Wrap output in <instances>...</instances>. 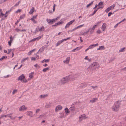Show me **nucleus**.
I'll use <instances>...</instances> for the list:
<instances>
[{
    "label": "nucleus",
    "instance_id": "nucleus-34",
    "mask_svg": "<svg viewBox=\"0 0 126 126\" xmlns=\"http://www.w3.org/2000/svg\"><path fill=\"white\" fill-rule=\"evenodd\" d=\"M63 22H64L63 21H61V22L59 21L57 23V24H58V25H59L60 24H62L63 23Z\"/></svg>",
    "mask_w": 126,
    "mask_h": 126
},
{
    "label": "nucleus",
    "instance_id": "nucleus-38",
    "mask_svg": "<svg viewBox=\"0 0 126 126\" xmlns=\"http://www.w3.org/2000/svg\"><path fill=\"white\" fill-rule=\"evenodd\" d=\"M97 11V10H96V9H95L94 11V12H93L92 14H91V15L92 16H93L94 14H95L96 13Z\"/></svg>",
    "mask_w": 126,
    "mask_h": 126
},
{
    "label": "nucleus",
    "instance_id": "nucleus-63",
    "mask_svg": "<svg viewBox=\"0 0 126 126\" xmlns=\"http://www.w3.org/2000/svg\"><path fill=\"white\" fill-rule=\"evenodd\" d=\"M8 52L7 53V54H9L11 52V51L12 50V49H8Z\"/></svg>",
    "mask_w": 126,
    "mask_h": 126
},
{
    "label": "nucleus",
    "instance_id": "nucleus-7",
    "mask_svg": "<svg viewBox=\"0 0 126 126\" xmlns=\"http://www.w3.org/2000/svg\"><path fill=\"white\" fill-rule=\"evenodd\" d=\"M27 109V108L26 107L25 105H23L20 107L19 109V110L20 111H23Z\"/></svg>",
    "mask_w": 126,
    "mask_h": 126
},
{
    "label": "nucleus",
    "instance_id": "nucleus-44",
    "mask_svg": "<svg viewBox=\"0 0 126 126\" xmlns=\"http://www.w3.org/2000/svg\"><path fill=\"white\" fill-rule=\"evenodd\" d=\"M21 11L22 10L21 9H18V10L16 11V13H20L21 12Z\"/></svg>",
    "mask_w": 126,
    "mask_h": 126
},
{
    "label": "nucleus",
    "instance_id": "nucleus-13",
    "mask_svg": "<svg viewBox=\"0 0 126 126\" xmlns=\"http://www.w3.org/2000/svg\"><path fill=\"white\" fill-rule=\"evenodd\" d=\"M106 24L105 23H104L102 26V27L101 28L102 29V31H104L106 29Z\"/></svg>",
    "mask_w": 126,
    "mask_h": 126
},
{
    "label": "nucleus",
    "instance_id": "nucleus-55",
    "mask_svg": "<svg viewBox=\"0 0 126 126\" xmlns=\"http://www.w3.org/2000/svg\"><path fill=\"white\" fill-rule=\"evenodd\" d=\"M20 1H19L18 2H17L14 5V6H17L19 5V3L20 2Z\"/></svg>",
    "mask_w": 126,
    "mask_h": 126
},
{
    "label": "nucleus",
    "instance_id": "nucleus-45",
    "mask_svg": "<svg viewBox=\"0 0 126 126\" xmlns=\"http://www.w3.org/2000/svg\"><path fill=\"white\" fill-rule=\"evenodd\" d=\"M114 14V12L113 13H112L111 12H110L108 14V16L109 17L111 16V15L112 14Z\"/></svg>",
    "mask_w": 126,
    "mask_h": 126
},
{
    "label": "nucleus",
    "instance_id": "nucleus-47",
    "mask_svg": "<svg viewBox=\"0 0 126 126\" xmlns=\"http://www.w3.org/2000/svg\"><path fill=\"white\" fill-rule=\"evenodd\" d=\"M16 116H15L14 117H12L11 116H10V119L12 120H14L16 118Z\"/></svg>",
    "mask_w": 126,
    "mask_h": 126
},
{
    "label": "nucleus",
    "instance_id": "nucleus-23",
    "mask_svg": "<svg viewBox=\"0 0 126 126\" xmlns=\"http://www.w3.org/2000/svg\"><path fill=\"white\" fill-rule=\"evenodd\" d=\"M70 110L72 111H74L75 110V109L74 107V106H73L72 107H71L70 109Z\"/></svg>",
    "mask_w": 126,
    "mask_h": 126
},
{
    "label": "nucleus",
    "instance_id": "nucleus-15",
    "mask_svg": "<svg viewBox=\"0 0 126 126\" xmlns=\"http://www.w3.org/2000/svg\"><path fill=\"white\" fill-rule=\"evenodd\" d=\"M97 98H94L92 100H90V102L92 103H93L97 101Z\"/></svg>",
    "mask_w": 126,
    "mask_h": 126
},
{
    "label": "nucleus",
    "instance_id": "nucleus-59",
    "mask_svg": "<svg viewBox=\"0 0 126 126\" xmlns=\"http://www.w3.org/2000/svg\"><path fill=\"white\" fill-rule=\"evenodd\" d=\"M120 23L119 22L118 23H117V24H116V25H115L114 26V28H116V27H117V26H118V25Z\"/></svg>",
    "mask_w": 126,
    "mask_h": 126
},
{
    "label": "nucleus",
    "instance_id": "nucleus-43",
    "mask_svg": "<svg viewBox=\"0 0 126 126\" xmlns=\"http://www.w3.org/2000/svg\"><path fill=\"white\" fill-rule=\"evenodd\" d=\"M9 114L7 115H3V116H4V117H6L7 116H8V117H10V116H10V115H10V114Z\"/></svg>",
    "mask_w": 126,
    "mask_h": 126
},
{
    "label": "nucleus",
    "instance_id": "nucleus-16",
    "mask_svg": "<svg viewBox=\"0 0 126 126\" xmlns=\"http://www.w3.org/2000/svg\"><path fill=\"white\" fill-rule=\"evenodd\" d=\"M70 59V58L69 57L67 58L66 60H65L64 62H66L67 63H68Z\"/></svg>",
    "mask_w": 126,
    "mask_h": 126
},
{
    "label": "nucleus",
    "instance_id": "nucleus-61",
    "mask_svg": "<svg viewBox=\"0 0 126 126\" xmlns=\"http://www.w3.org/2000/svg\"><path fill=\"white\" fill-rule=\"evenodd\" d=\"M17 90H14L13 92H12V94H14L15 92H17Z\"/></svg>",
    "mask_w": 126,
    "mask_h": 126
},
{
    "label": "nucleus",
    "instance_id": "nucleus-2",
    "mask_svg": "<svg viewBox=\"0 0 126 126\" xmlns=\"http://www.w3.org/2000/svg\"><path fill=\"white\" fill-rule=\"evenodd\" d=\"M25 77L24 74H22L18 77L17 80L18 81L20 80L23 83H26L27 81V80L26 79L25 80Z\"/></svg>",
    "mask_w": 126,
    "mask_h": 126
},
{
    "label": "nucleus",
    "instance_id": "nucleus-12",
    "mask_svg": "<svg viewBox=\"0 0 126 126\" xmlns=\"http://www.w3.org/2000/svg\"><path fill=\"white\" fill-rule=\"evenodd\" d=\"M85 114H83V115H81L79 117V120H80V121H81L83 119H85Z\"/></svg>",
    "mask_w": 126,
    "mask_h": 126
},
{
    "label": "nucleus",
    "instance_id": "nucleus-20",
    "mask_svg": "<svg viewBox=\"0 0 126 126\" xmlns=\"http://www.w3.org/2000/svg\"><path fill=\"white\" fill-rule=\"evenodd\" d=\"M50 60L49 59H47V60L46 59H44L42 61H41V62L42 63H44V62H45V63H47L49 62V61Z\"/></svg>",
    "mask_w": 126,
    "mask_h": 126
},
{
    "label": "nucleus",
    "instance_id": "nucleus-39",
    "mask_svg": "<svg viewBox=\"0 0 126 126\" xmlns=\"http://www.w3.org/2000/svg\"><path fill=\"white\" fill-rule=\"evenodd\" d=\"M103 2L102 1H101L100 2H99L98 5H97L98 6H99L100 5H103Z\"/></svg>",
    "mask_w": 126,
    "mask_h": 126
},
{
    "label": "nucleus",
    "instance_id": "nucleus-5",
    "mask_svg": "<svg viewBox=\"0 0 126 126\" xmlns=\"http://www.w3.org/2000/svg\"><path fill=\"white\" fill-rule=\"evenodd\" d=\"M46 20L49 25L52 24L53 23H54L56 22V21L55 20V19H50L47 18L46 19Z\"/></svg>",
    "mask_w": 126,
    "mask_h": 126
},
{
    "label": "nucleus",
    "instance_id": "nucleus-6",
    "mask_svg": "<svg viewBox=\"0 0 126 126\" xmlns=\"http://www.w3.org/2000/svg\"><path fill=\"white\" fill-rule=\"evenodd\" d=\"M68 78V79L69 81V80H73L75 79L76 78V77L75 75H69L68 77H67Z\"/></svg>",
    "mask_w": 126,
    "mask_h": 126
},
{
    "label": "nucleus",
    "instance_id": "nucleus-49",
    "mask_svg": "<svg viewBox=\"0 0 126 126\" xmlns=\"http://www.w3.org/2000/svg\"><path fill=\"white\" fill-rule=\"evenodd\" d=\"M83 25H84V24L80 25L78 26L77 27H76V28L77 29L78 28H80V27H82L83 26Z\"/></svg>",
    "mask_w": 126,
    "mask_h": 126
},
{
    "label": "nucleus",
    "instance_id": "nucleus-40",
    "mask_svg": "<svg viewBox=\"0 0 126 126\" xmlns=\"http://www.w3.org/2000/svg\"><path fill=\"white\" fill-rule=\"evenodd\" d=\"M44 50L42 48V47L41 48L39 49V50L38 51H40L41 53L43 51H44Z\"/></svg>",
    "mask_w": 126,
    "mask_h": 126
},
{
    "label": "nucleus",
    "instance_id": "nucleus-24",
    "mask_svg": "<svg viewBox=\"0 0 126 126\" xmlns=\"http://www.w3.org/2000/svg\"><path fill=\"white\" fill-rule=\"evenodd\" d=\"M115 6V5L113 4V5H111V6L109 7V8L110 10H112L113 9L114 7Z\"/></svg>",
    "mask_w": 126,
    "mask_h": 126
},
{
    "label": "nucleus",
    "instance_id": "nucleus-11",
    "mask_svg": "<svg viewBox=\"0 0 126 126\" xmlns=\"http://www.w3.org/2000/svg\"><path fill=\"white\" fill-rule=\"evenodd\" d=\"M27 115L31 117L33 116L32 112V111H27L26 113Z\"/></svg>",
    "mask_w": 126,
    "mask_h": 126
},
{
    "label": "nucleus",
    "instance_id": "nucleus-25",
    "mask_svg": "<svg viewBox=\"0 0 126 126\" xmlns=\"http://www.w3.org/2000/svg\"><path fill=\"white\" fill-rule=\"evenodd\" d=\"M47 96V94L44 95H41L40 96V97L41 98H44Z\"/></svg>",
    "mask_w": 126,
    "mask_h": 126
},
{
    "label": "nucleus",
    "instance_id": "nucleus-35",
    "mask_svg": "<svg viewBox=\"0 0 126 126\" xmlns=\"http://www.w3.org/2000/svg\"><path fill=\"white\" fill-rule=\"evenodd\" d=\"M39 29V31L41 32L42 31V29H43L44 30V26H42V27H41L40 28H38Z\"/></svg>",
    "mask_w": 126,
    "mask_h": 126
},
{
    "label": "nucleus",
    "instance_id": "nucleus-62",
    "mask_svg": "<svg viewBox=\"0 0 126 126\" xmlns=\"http://www.w3.org/2000/svg\"><path fill=\"white\" fill-rule=\"evenodd\" d=\"M5 15V14H3L2 13H0V16H1L3 17Z\"/></svg>",
    "mask_w": 126,
    "mask_h": 126
},
{
    "label": "nucleus",
    "instance_id": "nucleus-64",
    "mask_svg": "<svg viewBox=\"0 0 126 126\" xmlns=\"http://www.w3.org/2000/svg\"><path fill=\"white\" fill-rule=\"evenodd\" d=\"M40 110V109H37L36 110V111L35 112L36 113H38V111H39Z\"/></svg>",
    "mask_w": 126,
    "mask_h": 126
},
{
    "label": "nucleus",
    "instance_id": "nucleus-17",
    "mask_svg": "<svg viewBox=\"0 0 126 126\" xmlns=\"http://www.w3.org/2000/svg\"><path fill=\"white\" fill-rule=\"evenodd\" d=\"M35 9L34 7H32V8L31 10L29 12V13L30 14H32L34 11Z\"/></svg>",
    "mask_w": 126,
    "mask_h": 126
},
{
    "label": "nucleus",
    "instance_id": "nucleus-60",
    "mask_svg": "<svg viewBox=\"0 0 126 126\" xmlns=\"http://www.w3.org/2000/svg\"><path fill=\"white\" fill-rule=\"evenodd\" d=\"M37 15H36L35 16H32V18H34V19H35L36 18V17H37Z\"/></svg>",
    "mask_w": 126,
    "mask_h": 126
},
{
    "label": "nucleus",
    "instance_id": "nucleus-42",
    "mask_svg": "<svg viewBox=\"0 0 126 126\" xmlns=\"http://www.w3.org/2000/svg\"><path fill=\"white\" fill-rule=\"evenodd\" d=\"M41 36H39L38 37H37L36 38H35V39H36V40H38L39 39H41Z\"/></svg>",
    "mask_w": 126,
    "mask_h": 126
},
{
    "label": "nucleus",
    "instance_id": "nucleus-1",
    "mask_svg": "<svg viewBox=\"0 0 126 126\" xmlns=\"http://www.w3.org/2000/svg\"><path fill=\"white\" fill-rule=\"evenodd\" d=\"M120 102V101H118L114 103V105L112 107V109L113 111H117L118 110L119 108L121 105Z\"/></svg>",
    "mask_w": 126,
    "mask_h": 126
},
{
    "label": "nucleus",
    "instance_id": "nucleus-26",
    "mask_svg": "<svg viewBox=\"0 0 126 126\" xmlns=\"http://www.w3.org/2000/svg\"><path fill=\"white\" fill-rule=\"evenodd\" d=\"M25 14L22 15L20 16L19 19L20 20L22 19H23L25 17Z\"/></svg>",
    "mask_w": 126,
    "mask_h": 126
},
{
    "label": "nucleus",
    "instance_id": "nucleus-53",
    "mask_svg": "<svg viewBox=\"0 0 126 126\" xmlns=\"http://www.w3.org/2000/svg\"><path fill=\"white\" fill-rule=\"evenodd\" d=\"M76 29H77L76 28V27L75 28L73 29L72 30H69V31L71 32H72L74 31Z\"/></svg>",
    "mask_w": 126,
    "mask_h": 126
},
{
    "label": "nucleus",
    "instance_id": "nucleus-14",
    "mask_svg": "<svg viewBox=\"0 0 126 126\" xmlns=\"http://www.w3.org/2000/svg\"><path fill=\"white\" fill-rule=\"evenodd\" d=\"M51 103L50 102L46 104L45 106V107L47 108H50L51 107Z\"/></svg>",
    "mask_w": 126,
    "mask_h": 126
},
{
    "label": "nucleus",
    "instance_id": "nucleus-57",
    "mask_svg": "<svg viewBox=\"0 0 126 126\" xmlns=\"http://www.w3.org/2000/svg\"><path fill=\"white\" fill-rule=\"evenodd\" d=\"M36 40V39H35V38H34L33 39L31 40H30V42H31L32 41H34Z\"/></svg>",
    "mask_w": 126,
    "mask_h": 126
},
{
    "label": "nucleus",
    "instance_id": "nucleus-21",
    "mask_svg": "<svg viewBox=\"0 0 126 126\" xmlns=\"http://www.w3.org/2000/svg\"><path fill=\"white\" fill-rule=\"evenodd\" d=\"M50 67H48L46 68H44L43 69L42 71L44 72H46L47 70H48L49 69Z\"/></svg>",
    "mask_w": 126,
    "mask_h": 126
},
{
    "label": "nucleus",
    "instance_id": "nucleus-9",
    "mask_svg": "<svg viewBox=\"0 0 126 126\" xmlns=\"http://www.w3.org/2000/svg\"><path fill=\"white\" fill-rule=\"evenodd\" d=\"M79 87L80 88H83L86 87L87 85V84L86 83H84L80 84Z\"/></svg>",
    "mask_w": 126,
    "mask_h": 126
},
{
    "label": "nucleus",
    "instance_id": "nucleus-41",
    "mask_svg": "<svg viewBox=\"0 0 126 126\" xmlns=\"http://www.w3.org/2000/svg\"><path fill=\"white\" fill-rule=\"evenodd\" d=\"M12 40L11 39H10V41L8 42V43L9 46H11V43L12 42Z\"/></svg>",
    "mask_w": 126,
    "mask_h": 126
},
{
    "label": "nucleus",
    "instance_id": "nucleus-19",
    "mask_svg": "<svg viewBox=\"0 0 126 126\" xmlns=\"http://www.w3.org/2000/svg\"><path fill=\"white\" fill-rule=\"evenodd\" d=\"M88 31H89V32H90V33L91 34H92L94 32V30L91 28L89 29V30Z\"/></svg>",
    "mask_w": 126,
    "mask_h": 126
},
{
    "label": "nucleus",
    "instance_id": "nucleus-4",
    "mask_svg": "<svg viewBox=\"0 0 126 126\" xmlns=\"http://www.w3.org/2000/svg\"><path fill=\"white\" fill-rule=\"evenodd\" d=\"M91 67L92 68L93 67H94V69L95 70L96 68H98L99 67L98 63L95 62H94L93 63L91 64Z\"/></svg>",
    "mask_w": 126,
    "mask_h": 126
},
{
    "label": "nucleus",
    "instance_id": "nucleus-56",
    "mask_svg": "<svg viewBox=\"0 0 126 126\" xmlns=\"http://www.w3.org/2000/svg\"><path fill=\"white\" fill-rule=\"evenodd\" d=\"M36 59L35 57H32L31 58V60L32 61H35Z\"/></svg>",
    "mask_w": 126,
    "mask_h": 126
},
{
    "label": "nucleus",
    "instance_id": "nucleus-37",
    "mask_svg": "<svg viewBox=\"0 0 126 126\" xmlns=\"http://www.w3.org/2000/svg\"><path fill=\"white\" fill-rule=\"evenodd\" d=\"M82 47H77L76 48V51H78Z\"/></svg>",
    "mask_w": 126,
    "mask_h": 126
},
{
    "label": "nucleus",
    "instance_id": "nucleus-52",
    "mask_svg": "<svg viewBox=\"0 0 126 126\" xmlns=\"http://www.w3.org/2000/svg\"><path fill=\"white\" fill-rule=\"evenodd\" d=\"M89 32V31H87L86 32H84V33L82 34V35H85V34H87L88 32Z\"/></svg>",
    "mask_w": 126,
    "mask_h": 126
},
{
    "label": "nucleus",
    "instance_id": "nucleus-28",
    "mask_svg": "<svg viewBox=\"0 0 126 126\" xmlns=\"http://www.w3.org/2000/svg\"><path fill=\"white\" fill-rule=\"evenodd\" d=\"M7 58V57L6 56H3L0 59V61H2L4 59H6Z\"/></svg>",
    "mask_w": 126,
    "mask_h": 126
},
{
    "label": "nucleus",
    "instance_id": "nucleus-18",
    "mask_svg": "<svg viewBox=\"0 0 126 126\" xmlns=\"http://www.w3.org/2000/svg\"><path fill=\"white\" fill-rule=\"evenodd\" d=\"M34 74V72H32L29 74V77L31 78H33V75Z\"/></svg>",
    "mask_w": 126,
    "mask_h": 126
},
{
    "label": "nucleus",
    "instance_id": "nucleus-3",
    "mask_svg": "<svg viewBox=\"0 0 126 126\" xmlns=\"http://www.w3.org/2000/svg\"><path fill=\"white\" fill-rule=\"evenodd\" d=\"M68 79V78L67 77L62 78L61 81V83L62 84H64L65 83L69 82Z\"/></svg>",
    "mask_w": 126,
    "mask_h": 126
},
{
    "label": "nucleus",
    "instance_id": "nucleus-32",
    "mask_svg": "<svg viewBox=\"0 0 126 126\" xmlns=\"http://www.w3.org/2000/svg\"><path fill=\"white\" fill-rule=\"evenodd\" d=\"M35 50V49H33L32 50H31L28 53V55H30Z\"/></svg>",
    "mask_w": 126,
    "mask_h": 126
},
{
    "label": "nucleus",
    "instance_id": "nucleus-58",
    "mask_svg": "<svg viewBox=\"0 0 126 126\" xmlns=\"http://www.w3.org/2000/svg\"><path fill=\"white\" fill-rule=\"evenodd\" d=\"M123 70L124 71H126V67H124L121 69V71Z\"/></svg>",
    "mask_w": 126,
    "mask_h": 126
},
{
    "label": "nucleus",
    "instance_id": "nucleus-51",
    "mask_svg": "<svg viewBox=\"0 0 126 126\" xmlns=\"http://www.w3.org/2000/svg\"><path fill=\"white\" fill-rule=\"evenodd\" d=\"M60 17V16H57L56 18L55 19H55V20L56 21V20H57L59 19Z\"/></svg>",
    "mask_w": 126,
    "mask_h": 126
},
{
    "label": "nucleus",
    "instance_id": "nucleus-54",
    "mask_svg": "<svg viewBox=\"0 0 126 126\" xmlns=\"http://www.w3.org/2000/svg\"><path fill=\"white\" fill-rule=\"evenodd\" d=\"M20 20L19 19H18V20L15 23V25H16L17 24H18V23L20 21Z\"/></svg>",
    "mask_w": 126,
    "mask_h": 126
},
{
    "label": "nucleus",
    "instance_id": "nucleus-33",
    "mask_svg": "<svg viewBox=\"0 0 126 126\" xmlns=\"http://www.w3.org/2000/svg\"><path fill=\"white\" fill-rule=\"evenodd\" d=\"M110 10V9L108 7L105 10V12L106 13H108Z\"/></svg>",
    "mask_w": 126,
    "mask_h": 126
},
{
    "label": "nucleus",
    "instance_id": "nucleus-22",
    "mask_svg": "<svg viewBox=\"0 0 126 126\" xmlns=\"http://www.w3.org/2000/svg\"><path fill=\"white\" fill-rule=\"evenodd\" d=\"M62 41H62V40H61L59 41L57 43V44H56V46H58L61 44L63 42Z\"/></svg>",
    "mask_w": 126,
    "mask_h": 126
},
{
    "label": "nucleus",
    "instance_id": "nucleus-48",
    "mask_svg": "<svg viewBox=\"0 0 126 126\" xmlns=\"http://www.w3.org/2000/svg\"><path fill=\"white\" fill-rule=\"evenodd\" d=\"M97 26V25H94L93 26L92 28H91L92 29H93L94 30V29L95 28V27Z\"/></svg>",
    "mask_w": 126,
    "mask_h": 126
},
{
    "label": "nucleus",
    "instance_id": "nucleus-31",
    "mask_svg": "<svg viewBox=\"0 0 126 126\" xmlns=\"http://www.w3.org/2000/svg\"><path fill=\"white\" fill-rule=\"evenodd\" d=\"M28 59V57H27L26 58H25L21 60V63H23L26 60H27Z\"/></svg>",
    "mask_w": 126,
    "mask_h": 126
},
{
    "label": "nucleus",
    "instance_id": "nucleus-8",
    "mask_svg": "<svg viewBox=\"0 0 126 126\" xmlns=\"http://www.w3.org/2000/svg\"><path fill=\"white\" fill-rule=\"evenodd\" d=\"M75 19H73V20H71L67 23L65 26V28L66 29L69 26L75 21Z\"/></svg>",
    "mask_w": 126,
    "mask_h": 126
},
{
    "label": "nucleus",
    "instance_id": "nucleus-30",
    "mask_svg": "<svg viewBox=\"0 0 126 126\" xmlns=\"http://www.w3.org/2000/svg\"><path fill=\"white\" fill-rule=\"evenodd\" d=\"M126 48L125 47H124L123 48H121L119 50V52H123L124 51V49Z\"/></svg>",
    "mask_w": 126,
    "mask_h": 126
},
{
    "label": "nucleus",
    "instance_id": "nucleus-50",
    "mask_svg": "<svg viewBox=\"0 0 126 126\" xmlns=\"http://www.w3.org/2000/svg\"><path fill=\"white\" fill-rule=\"evenodd\" d=\"M15 30L17 32H18L19 31H20V30L18 28H16L15 29Z\"/></svg>",
    "mask_w": 126,
    "mask_h": 126
},
{
    "label": "nucleus",
    "instance_id": "nucleus-46",
    "mask_svg": "<svg viewBox=\"0 0 126 126\" xmlns=\"http://www.w3.org/2000/svg\"><path fill=\"white\" fill-rule=\"evenodd\" d=\"M97 33L100 34L101 33V31L100 30H98L96 31Z\"/></svg>",
    "mask_w": 126,
    "mask_h": 126
},
{
    "label": "nucleus",
    "instance_id": "nucleus-10",
    "mask_svg": "<svg viewBox=\"0 0 126 126\" xmlns=\"http://www.w3.org/2000/svg\"><path fill=\"white\" fill-rule=\"evenodd\" d=\"M62 107L61 105H58L55 108V111L57 112L59 110H62Z\"/></svg>",
    "mask_w": 126,
    "mask_h": 126
},
{
    "label": "nucleus",
    "instance_id": "nucleus-27",
    "mask_svg": "<svg viewBox=\"0 0 126 126\" xmlns=\"http://www.w3.org/2000/svg\"><path fill=\"white\" fill-rule=\"evenodd\" d=\"M64 110L66 114L67 113H69V110L67 108H65L64 109Z\"/></svg>",
    "mask_w": 126,
    "mask_h": 126
},
{
    "label": "nucleus",
    "instance_id": "nucleus-36",
    "mask_svg": "<svg viewBox=\"0 0 126 126\" xmlns=\"http://www.w3.org/2000/svg\"><path fill=\"white\" fill-rule=\"evenodd\" d=\"M100 48L102 49H100L101 50H104L105 49L104 46H99Z\"/></svg>",
    "mask_w": 126,
    "mask_h": 126
},
{
    "label": "nucleus",
    "instance_id": "nucleus-29",
    "mask_svg": "<svg viewBox=\"0 0 126 126\" xmlns=\"http://www.w3.org/2000/svg\"><path fill=\"white\" fill-rule=\"evenodd\" d=\"M94 1H92L91 3H90L89 4H88L86 6V7L87 8H88L92 4H93Z\"/></svg>",
    "mask_w": 126,
    "mask_h": 126
}]
</instances>
